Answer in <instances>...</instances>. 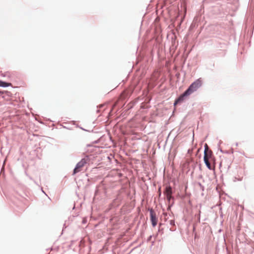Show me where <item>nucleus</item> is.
Segmentation results:
<instances>
[{"mask_svg":"<svg viewBox=\"0 0 254 254\" xmlns=\"http://www.w3.org/2000/svg\"><path fill=\"white\" fill-rule=\"evenodd\" d=\"M202 84L201 80L200 79H197L193 82L189 87V88L181 95L175 101L174 105L182 102L185 96H188L195 91Z\"/></svg>","mask_w":254,"mask_h":254,"instance_id":"f257e3e1","label":"nucleus"},{"mask_svg":"<svg viewBox=\"0 0 254 254\" xmlns=\"http://www.w3.org/2000/svg\"><path fill=\"white\" fill-rule=\"evenodd\" d=\"M211 155V151H210V152H208V146L207 144H206L204 150V161L207 168L210 170L212 169L211 164L209 162V158L210 157Z\"/></svg>","mask_w":254,"mask_h":254,"instance_id":"f03ea898","label":"nucleus"},{"mask_svg":"<svg viewBox=\"0 0 254 254\" xmlns=\"http://www.w3.org/2000/svg\"><path fill=\"white\" fill-rule=\"evenodd\" d=\"M87 163L86 160L85 159H82L79 161L76 165V167L73 170V174H75L78 172H79L82 170L83 166Z\"/></svg>","mask_w":254,"mask_h":254,"instance_id":"7ed1b4c3","label":"nucleus"},{"mask_svg":"<svg viewBox=\"0 0 254 254\" xmlns=\"http://www.w3.org/2000/svg\"><path fill=\"white\" fill-rule=\"evenodd\" d=\"M164 193L166 196L167 200L170 202L171 199L172 198V190L171 187L170 186L166 187Z\"/></svg>","mask_w":254,"mask_h":254,"instance_id":"20e7f679","label":"nucleus"},{"mask_svg":"<svg viewBox=\"0 0 254 254\" xmlns=\"http://www.w3.org/2000/svg\"><path fill=\"white\" fill-rule=\"evenodd\" d=\"M150 215L152 225L153 227H155L157 224L158 219L156 217V213L153 210L151 209L150 210Z\"/></svg>","mask_w":254,"mask_h":254,"instance_id":"39448f33","label":"nucleus"},{"mask_svg":"<svg viewBox=\"0 0 254 254\" xmlns=\"http://www.w3.org/2000/svg\"><path fill=\"white\" fill-rule=\"evenodd\" d=\"M10 84L7 83L6 82L1 81L0 80V86L2 87H7Z\"/></svg>","mask_w":254,"mask_h":254,"instance_id":"423d86ee","label":"nucleus"}]
</instances>
